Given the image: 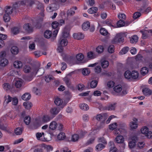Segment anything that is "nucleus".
I'll use <instances>...</instances> for the list:
<instances>
[{
  "instance_id": "f257e3e1",
  "label": "nucleus",
  "mask_w": 152,
  "mask_h": 152,
  "mask_svg": "<svg viewBox=\"0 0 152 152\" xmlns=\"http://www.w3.org/2000/svg\"><path fill=\"white\" fill-rule=\"evenodd\" d=\"M124 34H123L119 33L117 34L114 38L113 39L112 42L113 43H123L124 41Z\"/></svg>"
},
{
  "instance_id": "f03ea898",
  "label": "nucleus",
  "mask_w": 152,
  "mask_h": 152,
  "mask_svg": "<svg viewBox=\"0 0 152 152\" xmlns=\"http://www.w3.org/2000/svg\"><path fill=\"white\" fill-rule=\"evenodd\" d=\"M107 115L106 114V113H101L97 114L96 117V118L97 120L98 121H99L101 120L103 118H104V120L102 122V123H104L105 121V119H106V117H104L106 116Z\"/></svg>"
},
{
  "instance_id": "7ed1b4c3",
  "label": "nucleus",
  "mask_w": 152,
  "mask_h": 152,
  "mask_svg": "<svg viewBox=\"0 0 152 152\" xmlns=\"http://www.w3.org/2000/svg\"><path fill=\"white\" fill-rule=\"evenodd\" d=\"M142 92L144 95L149 96L152 94V91L149 88L145 87L142 89Z\"/></svg>"
},
{
  "instance_id": "20e7f679",
  "label": "nucleus",
  "mask_w": 152,
  "mask_h": 152,
  "mask_svg": "<svg viewBox=\"0 0 152 152\" xmlns=\"http://www.w3.org/2000/svg\"><path fill=\"white\" fill-rule=\"evenodd\" d=\"M73 37L75 39L80 40L83 39L84 37V36L81 33H74L73 34Z\"/></svg>"
},
{
  "instance_id": "39448f33",
  "label": "nucleus",
  "mask_w": 152,
  "mask_h": 152,
  "mask_svg": "<svg viewBox=\"0 0 152 152\" xmlns=\"http://www.w3.org/2000/svg\"><path fill=\"white\" fill-rule=\"evenodd\" d=\"M23 28L25 31L28 33H31L33 31V29L31 26L30 24L29 23H27L24 24Z\"/></svg>"
},
{
  "instance_id": "423d86ee",
  "label": "nucleus",
  "mask_w": 152,
  "mask_h": 152,
  "mask_svg": "<svg viewBox=\"0 0 152 152\" xmlns=\"http://www.w3.org/2000/svg\"><path fill=\"white\" fill-rule=\"evenodd\" d=\"M43 20V18H39L36 20L35 22V26L37 28H40L41 26L42 22Z\"/></svg>"
},
{
  "instance_id": "0eeeda50",
  "label": "nucleus",
  "mask_w": 152,
  "mask_h": 152,
  "mask_svg": "<svg viewBox=\"0 0 152 152\" xmlns=\"http://www.w3.org/2000/svg\"><path fill=\"white\" fill-rule=\"evenodd\" d=\"M44 132H42V133H41L38 132L36 134V136L37 139L38 140H41V141H48L47 138H45V137L43 139L42 138L40 139V138L42 137V136L43 135L44 137Z\"/></svg>"
},
{
  "instance_id": "6e6552de",
  "label": "nucleus",
  "mask_w": 152,
  "mask_h": 152,
  "mask_svg": "<svg viewBox=\"0 0 152 152\" xmlns=\"http://www.w3.org/2000/svg\"><path fill=\"white\" fill-rule=\"evenodd\" d=\"M97 56L96 54L92 51H90L87 53V57L89 59H92L96 58Z\"/></svg>"
},
{
  "instance_id": "1a4fd4ad",
  "label": "nucleus",
  "mask_w": 152,
  "mask_h": 152,
  "mask_svg": "<svg viewBox=\"0 0 152 152\" xmlns=\"http://www.w3.org/2000/svg\"><path fill=\"white\" fill-rule=\"evenodd\" d=\"M23 80L21 79H18L16 80L15 85L16 88H20L23 83Z\"/></svg>"
},
{
  "instance_id": "9d476101",
  "label": "nucleus",
  "mask_w": 152,
  "mask_h": 152,
  "mask_svg": "<svg viewBox=\"0 0 152 152\" xmlns=\"http://www.w3.org/2000/svg\"><path fill=\"white\" fill-rule=\"evenodd\" d=\"M109 145L111 146L110 152H116L117 148L114 146L113 141H110L109 143Z\"/></svg>"
},
{
  "instance_id": "9b49d317",
  "label": "nucleus",
  "mask_w": 152,
  "mask_h": 152,
  "mask_svg": "<svg viewBox=\"0 0 152 152\" xmlns=\"http://www.w3.org/2000/svg\"><path fill=\"white\" fill-rule=\"evenodd\" d=\"M0 66H5L7 65L8 63V60L4 58H0Z\"/></svg>"
},
{
  "instance_id": "f8f14e48",
  "label": "nucleus",
  "mask_w": 152,
  "mask_h": 152,
  "mask_svg": "<svg viewBox=\"0 0 152 152\" xmlns=\"http://www.w3.org/2000/svg\"><path fill=\"white\" fill-rule=\"evenodd\" d=\"M58 42L60 45L63 46L64 47L66 46L68 44V41L66 39L60 38Z\"/></svg>"
},
{
  "instance_id": "ddd939ff",
  "label": "nucleus",
  "mask_w": 152,
  "mask_h": 152,
  "mask_svg": "<svg viewBox=\"0 0 152 152\" xmlns=\"http://www.w3.org/2000/svg\"><path fill=\"white\" fill-rule=\"evenodd\" d=\"M125 78L127 79H132V72L129 70L126 71L124 74Z\"/></svg>"
},
{
  "instance_id": "4468645a",
  "label": "nucleus",
  "mask_w": 152,
  "mask_h": 152,
  "mask_svg": "<svg viewBox=\"0 0 152 152\" xmlns=\"http://www.w3.org/2000/svg\"><path fill=\"white\" fill-rule=\"evenodd\" d=\"M148 69L147 67L146 66L143 67L141 69L140 73L142 75L145 76L148 73Z\"/></svg>"
},
{
  "instance_id": "2eb2a0df",
  "label": "nucleus",
  "mask_w": 152,
  "mask_h": 152,
  "mask_svg": "<svg viewBox=\"0 0 152 152\" xmlns=\"http://www.w3.org/2000/svg\"><path fill=\"white\" fill-rule=\"evenodd\" d=\"M57 126V124L55 121H52L50 124L49 128L51 130H54L56 129Z\"/></svg>"
},
{
  "instance_id": "dca6fc26",
  "label": "nucleus",
  "mask_w": 152,
  "mask_h": 152,
  "mask_svg": "<svg viewBox=\"0 0 152 152\" xmlns=\"http://www.w3.org/2000/svg\"><path fill=\"white\" fill-rule=\"evenodd\" d=\"M115 140L117 143H122L124 141V138L122 135H119L116 137Z\"/></svg>"
},
{
  "instance_id": "f3484780",
  "label": "nucleus",
  "mask_w": 152,
  "mask_h": 152,
  "mask_svg": "<svg viewBox=\"0 0 152 152\" xmlns=\"http://www.w3.org/2000/svg\"><path fill=\"white\" fill-rule=\"evenodd\" d=\"M90 27V23L89 21L84 22L83 24L82 28L84 31H87Z\"/></svg>"
},
{
  "instance_id": "a211bd4d",
  "label": "nucleus",
  "mask_w": 152,
  "mask_h": 152,
  "mask_svg": "<svg viewBox=\"0 0 152 152\" xmlns=\"http://www.w3.org/2000/svg\"><path fill=\"white\" fill-rule=\"evenodd\" d=\"M13 65L15 68L19 69L22 67L23 64L21 61H17L14 62Z\"/></svg>"
},
{
  "instance_id": "6ab92c4d",
  "label": "nucleus",
  "mask_w": 152,
  "mask_h": 152,
  "mask_svg": "<svg viewBox=\"0 0 152 152\" xmlns=\"http://www.w3.org/2000/svg\"><path fill=\"white\" fill-rule=\"evenodd\" d=\"M132 79H136L138 77L139 74L138 72L136 70H133L132 72Z\"/></svg>"
},
{
  "instance_id": "aec40b11",
  "label": "nucleus",
  "mask_w": 152,
  "mask_h": 152,
  "mask_svg": "<svg viewBox=\"0 0 152 152\" xmlns=\"http://www.w3.org/2000/svg\"><path fill=\"white\" fill-rule=\"evenodd\" d=\"M138 36L136 35H134L132 36L130 38V42L132 43H136L138 40Z\"/></svg>"
},
{
  "instance_id": "412c9836",
  "label": "nucleus",
  "mask_w": 152,
  "mask_h": 152,
  "mask_svg": "<svg viewBox=\"0 0 152 152\" xmlns=\"http://www.w3.org/2000/svg\"><path fill=\"white\" fill-rule=\"evenodd\" d=\"M52 32L51 31L49 30H46L44 33V37L46 38L49 39L52 36Z\"/></svg>"
},
{
  "instance_id": "4be33fe9",
  "label": "nucleus",
  "mask_w": 152,
  "mask_h": 152,
  "mask_svg": "<svg viewBox=\"0 0 152 152\" xmlns=\"http://www.w3.org/2000/svg\"><path fill=\"white\" fill-rule=\"evenodd\" d=\"M31 97V95L29 93H25L23 94L22 96V99L24 100L27 101L30 99Z\"/></svg>"
},
{
  "instance_id": "5701e85b",
  "label": "nucleus",
  "mask_w": 152,
  "mask_h": 152,
  "mask_svg": "<svg viewBox=\"0 0 152 152\" xmlns=\"http://www.w3.org/2000/svg\"><path fill=\"white\" fill-rule=\"evenodd\" d=\"M69 36V33L65 30H64L62 33L61 35L60 36V38L66 39Z\"/></svg>"
},
{
  "instance_id": "b1692460",
  "label": "nucleus",
  "mask_w": 152,
  "mask_h": 152,
  "mask_svg": "<svg viewBox=\"0 0 152 152\" xmlns=\"http://www.w3.org/2000/svg\"><path fill=\"white\" fill-rule=\"evenodd\" d=\"M140 32L142 33V37L143 39H146L148 35V33L149 31L147 30H145L144 31H140Z\"/></svg>"
},
{
  "instance_id": "393cba45",
  "label": "nucleus",
  "mask_w": 152,
  "mask_h": 152,
  "mask_svg": "<svg viewBox=\"0 0 152 152\" xmlns=\"http://www.w3.org/2000/svg\"><path fill=\"white\" fill-rule=\"evenodd\" d=\"M23 105L27 109H29L32 107V105L31 102H26L23 103Z\"/></svg>"
},
{
  "instance_id": "a878e982",
  "label": "nucleus",
  "mask_w": 152,
  "mask_h": 152,
  "mask_svg": "<svg viewBox=\"0 0 152 152\" xmlns=\"http://www.w3.org/2000/svg\"><path fill=\"white\" fill-rule=\"evenodd\" d=\"M50 119V118L49 115H43L42 118V121L43 122L46 123L49 122Z\"/></svg>"
},
{
  "instance_id": "bb28decb",
  "label": "nucleus",
  "mask_w": 152,
  "mask_h": 152,
  "mask_svg": "<svg viewBox=\"0 0 152 152\" xmlns=\"http://www.w3.org/2000/svg\"><path fill=\"white\" fill-rule=\"evenodd\" d=\"M11 51L12 54L15 55L18 53L19 50L17 47L13 46L11 48Z\"/></svg>"
},
{
  "instance_id": "cd10ccee",
  "label": "nucleus",
  "mask_w": 152,
  "mask_h": 152,
  "mask_svg": "<svg viewBox=\"0 0 152 152\" xmlns=\"http://www.w3.org/2000/svg\"><path fill=\"white\" fill-rule=\"evenodd\" d=\"M98 10V9L97 7H93L88 9V12L89 13L93 14L96 13Z\"/></svg>"
},
{
  "instance_id": "c85d7f7f",
  "label": "nucleus",
  "mask_w": 152,
  "mask_h": 152,
  "mask_svg": "<svg viewBox=\"0 0 152 152\" xmlns=\"http://www.w3.org/2000/svg\"><path fill=\"white\" fill-rule=\"evenodd\" d=\"M79 107L81 109L84 110H87L89 108L88 105L85 103H82L80 104Z\"/></svg>"
},
{
  "instance_id": "c756f323",
  "label": "nucleus",
  "mask_w": 152,
  "mask_h": 152,
  "mask_svg": "<svg viewBox=\"0 0 152 152\" xmlns=\"http://www.w3.org/2000/svg\"><path fill=\"white\" fill-rule=\"evenodd\" d=\"M125 22L124 20H120L118 21L116 23L117 27H121L125 26Z\"/></svg>"
},
{
  "instance_id": "7c9ffc66",
  "label": "nucleus",
  "mask_w": 152,
  "mask_h": 152,
  "mask_svg": "<svg viewBox=\"0 0 152 152\" xmlns=\"http://www.w3.org/2000/svg\"><path fill=\"white\" fill-rule=\"evenodd\" d=\"M4 103H5L6 104L11 102L12 99V98L9 95L7 96H4Z\"/></svg>"
},
{
  "instance_id": "2f4dec72",
  "label": "nucleus",
  "mask_w": 152,
  "mask_h": 152,
  "mask_svg": "<svg viewBox=\"0 0 152 152\" xmlns=\"http://www.w3.org/2000/svg\"><path fill=\"white\" fill-rule=\"evenodd\" d=\"M19 31V28L18 27H15L11 29V32L14 35L18 34Z\"/></svg>"
},
{
  "instance_id": "473e14b6",
  "label": "nucleus",
  "mask_w": 152,
  "mask_h": 152,
  "mask_svg": "<svg viewBox=\"0 0 152 152\" xmlns=\"http://www.w3.org/2000/svg\"><path fill=\"white\" fill-rule=\"evenodd\" d=\"M31 121V118L29 116H27L24 118V122L26 125H28Z\"/></svg>"
},
{
  "instance_id": "72a5a7b5",
  "label": "nucleus",
  "mask_w": 152,
  "mask_h": 152,
  "mask_svg": "<svg viewBox=\"0 0 152 152\" xmlns=\"http://www.w3.org/2000/svg\"><path fill=\"white\" fill-rule=\"evenodd\" d=\"M55 104L57 106L61 105L63 103L62 100L58 98H56L54 101Z\"/></svg>"
},
{
  "instance_id": "f704fd0d",
  "label": "nucleus",
  "mask_w": 152,
  "mask_h": 152,
  "mask_svg": "<svg viewBox=\"0 0 152 152\" xmlns=\"http://www.w3.org/2000/svg\"><path fill=\"white\" fill-rule=\"evenodd\" d=\"M151 8L150 7H148L146 9L144 7H143L140 9V11L142 12H146L148 13L151 11Z\"/></svg>"
},
{
  "instance_id": "c9c22d12",
  "label": "nucleus",
  "mask_w": 152,
  "mask_h": 152,
  "mask_svg": "<svg viewBox=\"0 0 152 152\" xmlns=\"http://www.w3.org/2000/svg\"><path fill=\"white\" fill-rule=\"evenodd\" d=\"M104 49V48L103 46L99 45L96 48V50L98 53H101L103 52Z\"/></svg>"
},
{
  "instance_id": "e433bc0d",
  "label": "nucleus",
  "mask_w": 152,
  "mask_h": 152,
  "mask_svg": "<svg viewBox=\"0 0 152 152\" xmlns=\"http://www.w3.org/2000/svg\"><path fill=\"white\" fill-rule=\"evenodd\" d=\"M116 104V103H114L113 104H111L109 105L107 107V110L110 111L114 110Z\"/></svg>"
},
{
  "instance_id": "4c0bfd02",
  "label": "nucleus",
  "mask_w": 152,
  "mask_h": 152,
  "mask_svg": "<svg viewBox=\"0 0 152 152\" xmlns=\"http://www.w3.org/2000/svg\"><path fill=\"white\" fill-rule=\"evenodd\" d=\"M136 140H132L129 143V147L130 148H133L135 145Z\"/></svg>"
},
{
  "instance_id": "58836bf2",
  "label": "nucleus",
  "mask_w": 152,
  "mask_h": 152,
  "mask_svg": "<svg viewBox=\"0 0 152 152\" xmlns=\"http://www.w3.org/2000/svg\"><path fill=\"white\" fill-rule=\"evenodd\" d=\"M109 63L107 61L104 60L101 63L102 67L103 68H107L109 66Z\"/></svg>"
},
{
  "instance_id": "ea45409f",
  "label": "nucleus",
  "mask_w": 152,
  "mask_h": 152,
  "mask_svg": "<svg viewBox=\"0 0 152 152\" xmlns=\"http://www.w3.org/2000/svg\"><path fill=\"white\" fill-rule=\"evenodd\" d=\"M105 147V146L102 144L99 143L96 146V151H99Z\"/></svg>"
},
{
  "instance_id": "a19ab883",
  "label": "nucleus",
  "mask_w": 152,
  "mask_h": 152,
  "mask_svg": "<svg viewBox=\"0 0 152 152\" xmlns=\"http://www.w3.org/2000/svg\"><path fill=\"white\" fill-rule=\"evenodd\" d=\"M13 11V8L10 6H7V8H6L5 10V13L10 15L12 12Z\"/></svg>"
},
{
  "instance_id": "79ce46f5",
  "label": "nucleus",
  "mask_w": 152,
  "mask_h": 152,
  "mask_svg": "<svg viewBox=\"0 0 152 152\" xmlns=\"http://www.w3.org/2000/svg\"><path fill=\"white\" fill-rule=\"evenodd\" d=\"M52 26L53 28L54 29H57L59 28V23L57 21H54L52 23Z\"/></svg>"
},
{
  "instance_id": "37998d69",
  "label": "nucleus",
  "mask_w": 152,
  "mask_h": 152,
  "mask_svg": "<svg viewBox=\"0 0 152 152\" xmlns=\"http://www.w3.org/2000/svg\"><path fill=\"white\" fill-rule=\"evenodd\" d=\"M23 131V129L20 127H18L15 130V132L17 135H20Z\"/></svg>"
},
{
  "instance_id": "c03bdc74",
  "label": "nucleus",
  "mask_w": 152,
  "mask_h": 152,
  "mask_svg": "<svg viewBox=\"0 0 152 152\" xmlns=\"http://www.w3.org/2000/svg\"><path fill=\"white\" fill-rule=\"evenodd\" d=\"M76 58L78 61H81L83 59L84 56L83 54L80 53L76 55Z\"/></svg>"
},
{
  "instance_id": "a18cd8bd",
  "label": "nucleus",
  "mask_w": 152,
  "mask_h": 152,
  "mask_svg": "<svg viewBox=\"0 0 152 152\" xmlns=\"http://www.w3.org/2000/svg\"><path fill=\"white\" fill-rule=\"evenodd\" d=\"M130 126L132 130L136 129L137 127V124L136 122H131L130 124Z\"/></svg>"
},
{
  "instance_id": "49530a36",
  "label": "nucleus",
  "mask_w": 152,
  "mask_h": 152,
  "mask_svg": "<svg viewBox=\"0 0 152 152\" xmlns=\"http://www.w3.org/2000/svg\"><path fill=\"white\" fill-rule=\"evenodd\" d=\"M23 70L24 72L26 73L31 72L32 71L31 67L28 65H26L24 67Z\"/></svg>"
},
{
  "instance_id": "de8ad7c7",
  "label": "nucleus",
  "mask_w": 152,
  "mask_h": 152,
  "mask_svg": "<svg viewBox=\"0 0 152 152\" xmlns=\"http://www.w3.org/2000/svg\"><path fill=\"white\" fill-rule=\"evenodd\" d=\"M79 138V135L77 134H75L72 136L71 141L75 142L77 141Z\"/></svg>"
},
{
  "instance_id": "09e8293b",
  "label": "nucleus",
  "mask_w": 152,
  "mask_h": 152,
  "mask_svg": "<svg viewBox=\"0 0 152 152\" xmlns=\"http://www.w3.org/2000/svg\"><path fill=\"white\" fill-rule=\"evenodd\" d=\"M66 136L65 133L61 132L57 136L58 139L60 140H63L65 138Z\"/></svg>"
},
{
  "instance_id": "8fccbe9b",
  "label": "nucleus",
  "mask_w": 152,
  "mask_h": 152,
  "mask_svg": "<svg viewBox=\"0 0 152 152\" xmlns=\"http://www.w3.org/2000/svg\"><path fill=\"white\" fill-rule=\"evenodd\" d=\"M50 112L51 113L52 115H56L59 112V111L58 110L57 108L54 107L51 109Z\"/></svg>"
},
{
  "instance_id": "3c124183",
  "label": "nucleus",
  "mask_w": 152,
  "mask_h": 152,
  "mask_svg": "<svg viewBox=\"0 0 152 152\" xmlns=\"http://www.w3.org/2000/svg\"><path fill=\"white\" fill-rule=\"evenodd\" d=\"M100 33L104 36L106 35L108 33V31L105 28H102L100 30Z\"/></svg>"
},
{
  "instance_id": "603ef678",
  "label": "nucleus",
  "mask_w": 152,
  "mask_h": 152,
  "mask_svg": "<svg viewBox=\"0 0 152 152\" xmlns=\"http://www.w3.org/2000/svg\"><path fill=\"white\" fill-rule=\"evenodd\" d=\"M98 83V81L96 80H92L90 83V86L92 88H95L97 86Z\"/></svg>"
},
{
  "instance_id": "864d4df0",
  "label": "nucleus",
  "mask_w": 152,
  "mask_h": 152,
  "mask_svg": "<svg viewBox=\"0 0 152 152\" xmlns=\"http://www.w3.org/2000/svg\"><path fill=\"white\" fill-rule=\"evenodd\" d=\"M9 15L10 14L6 13H5L4 15L3 16V18L5 22H7L10 21V18Z\"/></svg>"
},
{
  "instance_id": "5fc2aeb1",
  "label": "nucleus",
  "mask_w": 152,
  "mask_h": 152,
  "mask_svg": "<svg viewBox=\"0 0 152 152\" xmlns=\"http://www.w3.org/2000/svg\"><path fill=\"white\" fill-rule=\"evenodd\" d=\"M113 89L115 92H119L122 91V88L121 85H118L114 87Z\"/></svg>"
},
{
  "instance_id": "6e6d98bb",
  "label": "nucleus",
  "mask_w": 152,
  "mask_h": 152,
  "mask_svg": "<svg viewBox=\"0 0 152 152\" xmlns=\"http://www.w3.org/2000/svg\"><path fill=\"white\" fill-rule=\"evenodd\" d=\"M90 73V70L88 68L83 69L82 71V73L84 75H89Z\"/></svg>"
},
{
  "instance_id": "4d7b16f0",
  "label": "nucleus",
  "mask_w": 152,
  "mask_h": 152,
  "mask_svg": "<svg viewBox=\"0 0 152 152\" xmlns=\"http://www.w3.org/2000/svg\"><path fill=\"white\" fill-rule=\"evenodd\" d=\"M3 88L6 90L7 91L11 88V86L9 83H4L3 85Z\"/></svg>"
},
{
  "instance_id": "13d9d810",
  "label": "nucleus",
  "mask_w": 152,
  "mask_h": 152,
  "mask_svg": "<svg viewBox=\"0 0 152 152\" xmlns=\"http://www.w3.org/2000/svg\"><path fill=\"white\" fill-rule=\"evenodd\" d=\"M114 47L112 45H110L109 46L108 49V51L110 53H113L114 51Z\"/></svg>"
},
{
  "instance_id": "bf43d9fd",
  "label": "nucleus",
  "mask_w": 152,
  "mask_h": 152,
  "mask_svg": "<svg viewBox=\"0 0 152 152\" xmlns=\"http://www.w3.org/2000/svg\"><path fill=\"white\" fill-rule=\"evenodd\" d=\"M75 13V12L72 10V9H70L68 10L67 12V16H71L73 15Z\"/></svg>"
},
{
  "instance_id": "052dcab7",
  "label": "nucleus",
  "mask_w": 152,
  "mask_h": 152,
  "mask_svg": "<svg viewBox=\"0 0 152 152\" xmlns=\"http://www.w3.org/2000/svg\"><path fill=\"white\" fill-rule=\"evenodd\" d=\"M102 71L101 67L99 66H96L94 68V71L97 73H99Z\"/></svg>"
},
{
  "instance_id": "680f3d73",
  "label": "nucleus",
  "mask_w": 152,
  "mask_h": 152,
  "mask_svg": "<svg viewBox=\"0 0 152 152\" xmlns=\"http://www.w3.org/2000/svg\"><path fill=\"white\" fill-rule=\"evenodd\" d=\"M141 133L143 134H145L149 131L148 129L146 126L144 127L141 129Z\"/></svg>"
},
{
  "instance_id": "e2e57ef3",
  "label": "nucleus",
  "mask_w": 152,
  "mask_h": 152,
  "mask_svg": "<svg viewBox=\"0 0 152 152\" xmlns=\"http://www.w3.org/2000/svg\"><path fill=\"white\" fill-rule=\"evenodd\" d=\"M129 50V48L128 47H125L122 49L120 53H121L123 54H125Z\"/></svg>"
},
{
  "instance_id": "0e129e2a",
  "label": "nucleus",
  "mask_w": 152,
  "mask_h": 152,
  "mask_svg": "<svg viewBox=\"0 0 152 152\" xmlns=\"http://www.w3.org/2000/svg\"><path fill=\"white\" fill-rule=\"evenodd\" d=\"M117 127V124L116 123H115L112 124L109 126V128L110 129L112 130H113Z\"/></svg>"
},
{
  "instance_id": "69168bd1",
  "label": "nucleus",
  "mask_w": 152,
  "mask_h": 152,
  "mask_svg": "<svg viewBox=\"0 0 152 152\" xmlns=\"http://www.w3.org/2000/svg\"><path fill=\"white\" fill-rule=\"evenodd\" d=\"M37 8L41 10V11H44V7L43 4L41 3H39L37 6Z\"/></svg>"
},
{
  "instance_id": "338daca9",
  "label": "nucleus",
  "mask_w": 152,
  "mask_h": 152,
  "mask_svg": "<svg viewBox=\"0 0 152 152\" xmlns=\"http://www.w3.org/2000/svg\"><path fill=\"white\" fill-rule=\"evenodd\" d=\"M141 15V14L139 12H136L134 14L133 17L134 19H136L140 17Z\"/></svg>"
},
{
  "instance_id": "774afa93",
  "label": "nucleus",
  "mask_w": 152,
  "mask_h": 152,
  "mask_svg": "<svg viewBox=\"0 0 152 152\" xmlns=\"http://www.w3.org/2000/svg\"><path fill=\"white\" fill-rule=\"evenodd\" d=\"M118 17L120 20L122 19H125L126 18V16L125 15L122 13H120L118 15Z\"/></svg>"
}]
</instances>
